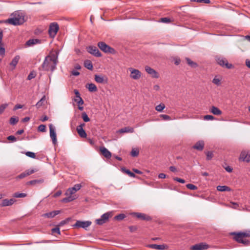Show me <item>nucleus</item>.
I'll list each match as a JSON object with an SVG mask.
<instances>
[{"mask_svg":"<svg viewBox=\"0 0 250 250\" xmlns=\"http://www.w3.org/2000/svg\"><path fill=\"white\" fill-rule=\"evenodd\" d=\"M77 198V196L76 195L73 194H69L68 195H67V197L65 198H64L62 201L64 203H68L71 202Z\"/></svg>","mask_w":250,"mask_h":250,"instance_id":"5701e85b","label":"nucleus"},{"mask_svg":"<svg viewBox=\"0 0 250 250\" xmlns=\"http://www.w3.org/2000/svg\"><path fill=\"white\" fill-rule=\"evenodd\" d=\"M191 1H195L198 3H203L208 4L210 2V0H190Z\"/></svg>","mask_w":250,"mask_h":250,"instance_id":"a18cd8bd","label":"nucleus"},{"mask_svg":"<svg viewBox=\"0 0 250 250\" xmlns=\"http://www.w3.org/2000/svg\"><path fill=\"white\" fill-rule=\"evenodd\" d=\"M49 130H50V136L52 139L53 144L54 145L56 144L57 143V135L55 132V127L53 126L52 124L49 125Z\"/></svg>","mask_w":250,"mask_h":250,"instance_id":"2eb2a0df","label":"nucleus"},{"mask_svg":"<svg viewBox=\"0 0 250 250\" xmlns=\"http://www.w3.org/2000/svg\"><path fill=\"white\" fill-rule=\"evenodd\" d=\"M44 182L43 179H40L38 180H33L26 182V185H36L37 184H41Z\"/></svg>","mask_w":250,"mask_h":250,"instance_id":"a878e982","label":"nucleus"},{"mask_svg":"<svg viewBox=\"0 0 250 250\" xmlns=\"http://www.w3.org/2000/svg\"><path fill=\"white\" fill-rule=\"evenodd\" d=\"M110 216V213L109 212H106L103 214L101 218L99 219H97L96 220V223L98 225H102L104 223H106Z\"/></svg>","mask_w":250,"mask_h":250,"instance_id":"1a4fd4ad","label":"nucleus"},{"mask_svg":"<svg viewBox=\"0 0 250 250\" xmlns=\"http://www.w3.org/2000/svg\"><path fill=\"white\" fill-rule=\"evenodd\" d=\"M169 170L172 172H176L177 171V168L174 166H170L169 167Z\"/></svg>","mask_w":250,"mask_h":250,"instance_id":"338daca9","label":"nucleus"},{"mask_svg":"<svg viewBox=\"0 0 250 250\" xmlns=\"http://www.w3.org/2000/svg\"><path fill=\"white\" fill-rule=\"evenodd\" d=\"M77 103L78 104V105H81L83 104L84 102L82 98H80L79 101H77Z\"/></svg>","mask_w":250,"mask_h":250,"instance_id":"69168bd1","label":"nucleus"},{"mask_svg":"<svg viewBox=\"0 0 250 250\" xmlns=\"http://www.w3.org/2000/svg\"><path fill=\"white\" fill-rule=\"evenodd\" d=\"M86 88H88V90L91 92H96L98 90L96 85L92 83H88L86 85Z\"/></svg>","mask_w":250,"mask_h":250,"instance_id":"c85d7f7f","label":"nucleus"},{"mask_svg":"<svg viewBox=\"0 0 250 250\" xmlns=\"http://www.w3.org/2000/svg\"><path fill=\"white\" fill-rule=\"evenodd\" d=\"M125 217V214L123 213L119 214L114 217V219L118 221H121L124 219Z\"/></svg>","mask_w":250,"mask_h":250,"instance_id":"e433bc0d","label":"nucleus"},{"mask_svg":"<svg viewBox=\"0 0 250 250\" xmlns=\"http://www.w3.org/2000/svg\"><path fill=\"white\" fill-rule=\"evenodd\" d=\"M186 187L191 190H196L197 189V187L191 184H188L186 185Z\"/></svg>","mask_w":250,"mask_h":250,"instance_id":"c03bdc74","label":"nucleus"},{"mask_svg":"<svg viewBox=\"0 0 250 250\" xmlns=\"http://www.w3.org/2000/svg\"><path fill=\"white\" fill-rule=\"evenodd\" d=\"M240 159L249 162L250 161V154H246L245 152H242L240 155Z\"/></svg>","mask_w":250,"mask_h":250,"instance_id":"cd10ccee","label":"nucleus"},{"mask_svg":"<svg viewBox=\"0 0 250 250\" xmlns=\"http://www.w3.org/2000/svg\"><path fill=\"white\" fill-rule=\"evenodd\" d=\"M160 21L164 23H169L171 21V20L169 18L167 17L162 18L160 20Z\"/></svg>","mask_w":250,"mask_h":250,"instance_id":"49530a36","label":"nucleus"},{"mask_svg":"<svg viewBox=\"0 0 250 250\" xmlns=\"http://www.w3.org/2000/svg\"><path fill=\"white\" fill-rule=\"evenodd\" d=\"M7 139L13 142H15L17 141V138L14 136L13 135L9 136L7 137Z\"/></svg>","mask_w":250,"mask_h":250,"instance_id":"13d9d810","label":"nucleus"},{"mask_svg":"<svg viewBox=\"0 0 250 250\" xmlns=\"http://www.w3.org/2000/svg\"><path fill=\"white\" fill-rule=\"evenodd\" d=\"M209 246L205 243H200L192 246L191 247V250H204L208 249Z\"/></svg>","mask_w":250,"mask_h":250,"instance_id":"ddd939ff","label":"nucleus"},{"mask_svg":"<svg viewBox=\"0 0 250 250\" xmlns=\"http://www.w3.org/2000/svg\"><path fill=\"white\" fill-rule=\"evenodd\" d=\"M160 117L165 121H169L171 120V118L169 116L165 114L160 115Z\"/></svg>","mask_w":250,"mask_h":250,"instance_id":"8fccbe9b","label":"nucleus"},{"mask_svg":"<svg viewBox=\"0 0 250 250\" xmlns=\"http://www.w3.org/2000/svg\"><path fill=\"white\" fill-rule=\"evenodd\" d=\"M148 247L150 248L159 250H164L167 247L165 245H157V244H150L148 246Z\"/></svg>","mask_w":250,"mask_h":250,"instance_id":"4be33fe9","label":"nucleus"},{"mask_svg":"<svg viewBox=\"0 0 250 250\" xmlns=\"http://www.w3.org/2000/svg\"><path fill=\"white\" fill-rule=\"evenodd\" d=\"M22 107H23V106L22 105L17 104L15 106V107L14 108V110H16L17 109L21 108H22Z\"/></svg>","mask_w":250,"mask_h":250,"instance_id":"e2e57ef3","label":"nucleus"},{"mask_svg":"<svg viewBox=\"0 0 250 250\" xmlns=\"http://www.w3.org/2000/svg\"><path fill=\"white\" fill-rule=\"evenodd\" d=\"M82 117L85 122H88L90 121L89 118L88 117L86 113L84 112L82 113Z\"/></svg>","mask_w":250,"mask_h":250,"instance_id":"79ce46f5","label":"nucleus"},{"mask_svg":"<svg viewBox=\"0 0 250 250\" xmlns=\"http://www.w3.org/2000/svg\"><path fill=\"white\" fill-rule=\"evenodd\" d=\"M134 129L132 127H125L122 128L119 130L117 131V132L120 133H133L134 132Z\"/></svg>","mask_w":250,"mask_h":250,"instance_id":"393cba45","label":"nucleus"},{"mask_svg":"<svg viewBox=\"0 0 250 250\" xmlns=\"http://www.w3.org/2000/svg\"><path fill=\"white\" fill-rule=\"evenodd\" d=\"M133 216L137 217L142 220L150 221L151 220L150 216L143 213L133 212L132 213Z\"/></svg>","mask_w":250,"mask_h":250,"instance_id":"9b49d317","label":"nucleus"},{"mask_svg":"<svg viewBox=\"0 0 250 250\" xmlns=\"http://www.w3.org/2000/svg\"><path fill=\"white\" fill-rule=\"evenodd\" d=\"M15 200L14 199H4L2 201L1 206L5 207L11 206L14 204Z\"/></svg>","mask_w":250,"mask_h":250,"instance_id":"b1692460","label":"nucleus"},{"mask_svg":"<svg viewBox=\"0 0 250 250\" xmlns=\"http://www.w3.org/2000/svg\"><path fill=\"white\" fill-rule=\"evenodd\" d=\"M139 151L138 149L133 148L131 151V155L132 157H137L139 155Z\"/></svg>","mask_w":250,"mask_h":250,"instance_id":"37998d69","label":"nucleus"},{"mask_svg":"<svg viewBox=\"0 0 250 250\" xmlns=\"http://www.w3.org/2000/svg\"><path fill=\"white\" fill-rule=\"evenodd\" d=\"M19 121V118L16 117H12L10 118L9 123L11 125H14L16 124Z\"/></svg>","mask_w":250,"mask_h":250,"instance_id":"c9c22d12","label":"nucleus"},{"mask_svg":"<svg viewBox=\"0 0 250 250\" xmlns=\"http://www.w3.org/2000/svg\"><path fill=\"white\" fill-rule=\"evenodd\" d=\"M82 188V185L80 184H76L72 188H69L66 193L65 194L66 195H68L69 194H74L77 191L80 190Z\"/></svg>","mask_w":250,"mask_h":250,"instance_id":"4468645a","label":"nucleus"},{"mask_svg":"<svg viewBox=\"0 0 250 250\" xmlns=\"http://www.w3.org/2000/svg\"><path fill=\"white\" fill-rule=\"evenodd\" d=\"M207 159L208 160H210L213 157V154L211 151H208L206 153Z\"/></svg>","mask_w":250,"mask_h":250,"instance_id":"09e8293b","label":"nucleus"},{"mask_svg":"<svg viewBox=\"0 0 250 250\" xmlns=\"http://www.w3.org/2000/svg\"><path fill=\"white\" fill-rule=\"evenodd\" d=\"M204 118L206 120H213L214 119V117L210 115H206L204 116Z\"/></svg>","mask_w":250,"mask_h":250,"instance_id":"5fc2aeb1","label":"nucleus"},{"mask_svg":"<svg viewBox=\"0 0 250 250\" xmlns=\"http://www.w3.org/2000/svg\"><path fill=\"white\" fill-rule=\"evenodd\" d=\"M158 177H159V178H160V179H164L166 177V175L163 173H160L158 175Z\"/></svg>","mask_w":250,"mask_h":250,"instance_id":"774afa93","label":"nucleus"},{"mask_svg":"<svg viewBox=\"0 0 250 250\" xmlns=\"http://www.w3.org/2000/svg\"><path fill=\"white\" fill-rule=\"evenodd\" d=\"M5 53V49L3 47V45H0V54L3 56Z\"/></svg>","mask_w":250,"mask_h":250,"instance_id":"052dcab7","label":"nucleus"},{"mask_svg":"<svg viewBox=\"0 0 250 250\" xmlns=\"http://www.w3.org/2000/svg\"><path fill=\"white\" fill-rule=\"evenodd\" d=\"M230 204L232 205V206H230V207L233 208L237 209L239 207V205L237 203L230 202Z\"/></svg>","mask_w":250,"mask_h":250,"instance_id":"bf43d9fd","label":"nucleus"},{"mask_svg":"<svg viewBox=\"0 0 250 250\" xmlns=\"http://www.w3.org/2000/svg\"><path fill=\"white\" fill-rule=\"evenodd\" d=\"M60 213V210H54L49 212L44 213L42 215V216L45 218H53L56 215L59 214Z\"/></svg>","mask_w":250,"mask_h":250,"instance_id":"aec40b11","label":"nucleus"},{"mask_svg":"<svg viewBox=\"0 0 250 250\" xmlns=\"http://www.w3.org/2000/svg\"><path fill=\"white\" fill-rule=\"evenodd\" d=\"M173 180L175 181H177V182H178L179 183H185V180L183 179H181V178H178V177H174L173 178Z\"/></svg>","mask_w":250,"mask_h":250,"instance_id":"6e6d98bb","label":"nucleus"},{"mask_svg":"<svg viewBox=\"0 0 250 250\" xmlns=\"http://www.w3.org/2000/svg\"><path fill=\"white\" fill-rule=\"evenodd\" d=\"M58 63V57L55 55H48L42 65L43 70L53 72L56 68Z\"/></svg>","mask_w":250,"mask_h":250,"instance_id":"f03ea898","label":"nucleus"},{"mask_svg":"<svg viewBox=\"0 0 250 250\" xmlns=\"http://www.w3.org/2000/svg\"><path fill=\"white\" fill-rule=\"evenodd\" d=\"M218 63L222 66H225L227 68H230L232 67V64L228 63L227 60L224 58H218L217 59Z\"/></svg>","mask_w":250,"mask_h":250,"instance_id":"f8f14e48","label":"nucleus"},{"mask_svg":"<svg viewBox=\"0 0 250 250\" xmlns=\"http://www.w3.org/2000/svg\"><path fill=\"white\" fill-rule=\"evenodd\" d=\"M84 125H85V124L84 123H83L77 127V130L78 133L79 134L80 136L82 138H85L87 136V134H86L85 131L83 129V127Z\"/></svg>","mask_w":250,"mask_h":250,"instance_id":"dca6fc26","label":"nucleus"},{"mask_svg":"<svg viewBox=\"0 0 250 250\" xmlns=\"http://www.w3.org/2000/svg\"><path fill=\"white\" fill-rule=\"evenodd\" d=\"M224 168L225 170L228 172H231L232 171V168L229 166H227Z\"/></svg>","mask_w":250,"mask_h":250,"instance_id":"0e129e2a","label":"nucleus"},{"mask_svg":"<svg viewBox=\"0 0 250 250\" xmlns=\"http://www.w3.org/2000/svg\"><path fill=\"white\" fill-rule=\"evenodd\" d=\"M36 73L34 72H31L28 76L27 79L30 80L36 77Z\"/></svg>","mask_w":250,"mask_h":250,"instance_id":"603ef678","label":"nucleus"},{"mask_svg":"<svg viewBox=\"0 0 250 250\" xmlns=\"http://www.w3.org/2000/svg\"><path fill=\"white\" fill-rule=\"evenodd\" d=\"M95 81L99 83H105L107 82V78L103 75H95Z\"/></svg>","mask_w":250,"mask_h":250,"instance_id":"f3484780","label":"nucleus"},{"mask_svg":"<svg viewBox=\"0 0 250 250\" xmlns=\"http://www.w3.org/2000/svg\"><path fill=\"white\" fill-rule=\"evenodd\" d=\"M59 29V25L56 22L51 23L49 26L48 33L51 38H54Z\"/></svg>","mask_w":250,"mask_h":250,"instance_id":"39448f33","label":"nucleus"},{"mask_svg":"<svg viewBox=\"0 0 250 250\" xmlns=\"http://www.w3.org/2000/svg\"><path fill=\"white\" fill-rule=\"evenodd\" d=\"M230 234L233 236V239L237 243L242 244L244 246H248L250 245V240L247 239V238L250 237V229L243 231L232 232Z\"/></svg>","mask_w":250,"mask_h":250,"instance_id":"f257e3e1","label":"nucleus"},{"mask_svg":"<svg viewBox=\"0 0 250 250\" xmlns=\"http://www.w3.org/2000/svg\"><path fill=\"white\" fill-rule=\"evenodd\" d=\"M45 100V96H43L42 98V99L36 104V106L37 108L40 107L42 106L43 102H44Z\"/></svg>","mask_w":250,"mask_h":250,"instance_id":"a19ab883","label":"nucleus"},{"mask_svg":"<svg viewBox=\"0 0 250 250\" xmlns=\"http://www.w3.org/2000/svg\"><path fill=\"white\" fill-rule=\"evenodd\" d=\"M122 170L125 172L127 173L131 177H133L134 178V177H135V174L134 173L131 172L129 170L126 169L125 168H122Z\"/></svg>","mask_w":250,"mask_h":250,"instance_id":"ea45409f","label":"nucleus"},{"mask_svg":"<svg viewBox=\"0 0 250 250\" xmlns=\"http://www.w3.org/2000/svg\"><path fill=\"white\" fill-rule=\"evenodd\" d=\"M7 105V104H2L0 105V113H1L4 110Z\"/></svg>","mask_w":250,"mask_h":250,"instance_id":"864d4df0","label":"nucleus"},{"mask_svg":"<svg viewBox=\"0 0 250 250\" xmlns=\"http://www.w3.org/2000/svg\"><path fill=\"white\" fill-rule=\"evenodd\" d=\"M100 150L102 154L107 159H109L111 157V153L105 147H101Z\"/></svg>","mask_w":250,"mask_h":250,"instance_id":"a211bd4d","label":"nucleus"},{"mask_svg":"<svg viewBox=\"0 0 250 250\" xmlns=\"http://www.w3.org/2000/svg\"><path fill=\"white\" fill-rule=\"evenodd\" d=\"M129 71L130 72V77L133 80H138L141 77V72L138 69L133 68H129Z\"/></svg>","mask_w":250,"mask_h":250,"instance_id":"423d86ee","label":"nucleus"},{"mask_svg":"<svg viewBox=\"0 0 250 250\" xmlns=\"http://www.w3.org/2000/svg\"><path fill=\"white\" fill-rule=\"evenodd\" d=\"M25 154L27 156L32 158H35L36 157L35 154L33 152L28 151L25 153Z\"/></svg>","mask_w":250,"mask_h":250,"instance_id":"3c124183","label":"nucleus"},{"mask_svg":"<svg viewBox=\"0 0 250 250\" xmlns=\"http://www.w3.org/2000/svg\"><path fill=\"white\" fill-rule=\"evenodd\" d=\"M38 131L44 132L46 130V126L44 125H41L38 126Z\"/></svg>","mask_w":250,"mask_h":250,"instance_id":"de8ad7c7","label":"nucleus"},{"mask_svg":"<svg viewBox=\"0 0 250 250\" xmlns=\"http://www.w3.org/2000/svg\"><path fill=\"white\" fill-rule=\"evenodd\" d=\"M98 46L103 52L106 53H111L114 54L115 53V50L114 48L111 47L108 45L103 42H100L98 43Z\"/></svg>","mask_w":250,"mask_h":250,"instance_id":"20e7f679","label":"nucleus"},{"mask_svg":"<svg viewBox=\"0 0 250 250\" xmlns=\"http://www.w3.org/2000/svg\"><path fill=\"white\" fill-rule=\"evenodd\" d=\"M84 67L87 69L92 70L93 68V64L92 62L90 60H86L84 62Z\"/></svg>","mask_w":250,"mask_h":250,"instance_id":"2f4dec72","label":"nucleus"},{"mask_svg":"<svg viewBox=\"0 0 250 250\" xmlns=\"http://www.w3.org/2000/svg\"><path fill=\"white\" fill-rule=\"evenodd\" d=\"M210 112L214 115H220L222 114V111L217 107L212 106L210 110Z\"/></svg>","mask_w":250,"mask_h":250,"instance_id":"bb28decb","label":"nucleus"},{"mask_svg":"<svg viewBox=\"0 0 250 250\" xmlns=\"http://www.w3.org/2000/svg\"><path fill=\"white\" fill-rule=\"evenodd\" d=\"M13 196L15 198H23L26 196V194L23 193L16 192L14 194Z\"/></svg>","mask_w":250,"mask_h":250,"instance_id":"4c0bfd02","label":"nucleus"},{"mask_svg":"<svg viewBox=\"0 0 250 250\" xmlns=\"http://www.w3.org/2000/svg\"><path fill=\"white\" fill-rule=\"evenodd\" d=\"M87 51L88 53L96 57H100L102 56L101 53L96 46H89L87 47Z\"/></svg>","mask_w":250,"mask_h":250,"instance_id":"0eeeda50","label":"nucleus"},{"mask_svg":"<svg viewBox=\"0 0 250 250\" xmlns=\"http://www.w3.org/2000/svg\"><path fill=\"white\" fill-rule=\"evenodd\" d=\"M52 232L53 233H57L60 234V229L58 227H56L52 229Z\"/></svg>","mask_w":250,"mask_h":250,"instance_id":"4d7b16f0","label":"nucleus"},{"mask_svg":"<svg viewBox=\"0 0 250 250\" xmlns=\"http://www.w3.org/2000/svg\"><path fill=\"white\" fill-rule=\"evenodd\" d=\"M25 21V16L23 14L19 11H16L11 14V18L5 21V23L16 26L21 25Z\"/></svg>","mask_w":250,"mask_h":250,"instance_id":"7ed1b4c3","label":"nucleus"},{"mask_svg":"<svg viewBox=\"0 0 250 250\" xmlns=\"http://www.w3.org/2000/svg\"><path fill=\"white\" fill-rule=\"evenodd\" d=\"M212 83L217 86H219L221 84V80L219 78H217V76H215L212 80Z\"/></svg>","mask_w":250,"mask_h":250,"instance_id":"58836bf2","label":"nucleus"},{"mask_svg":"<svg viewBox=\"0 0 250 250\" xmlns=\"http://www.w3.org/2000/svg\"><path fill=\"white\" fill-rule=\"evenodd\" d=\"M166 107L165 105L163 103H161L155 107V110L158 112H162Z\"/></svg>","mask_w":250,"mask_h":250,"instance_id":"f704fd0d","label":"nucleus"},{"mask_svg":"<svg viewBox=\"0 0 250 250\" xmlns=\"http://www.w3.org/2000/svg\"><path fill=\"white\" fill-rule=\"evenodd\" d=\"M20 57L19 55L16 56L10 62V65L13 66V68H15L16 65L17 64Z\"/></svg>","mask_w":250,"mask_h":250,"instance_id":"c756f323","label":"nucleus"},{"mask_svg":"<svg viewBox=\"0 0 250 250\" xmlns=\"http://www.w3.org/2000/svg\"><path fill=\"white\" fill-rule=\"evenodd\" d=\"M217 190L219 191H230L231 189L226 186H218L217 187Z\"/></svg>","mask_w":250,"mask_h":250,"instance_id":"473e14b6","label":"nucleus"},{"mask_svg":"<svg viewBox=\"0 0 250 250\" xmlns=\"http://www.w3.org/2000/svg\"><path fill=\"white\" fill-rule=\"evenodd\" d=\"M186 60L188 64L191 67L196 68L198 66L197 63L193 62L190 59L187 58H186Z\"/></svg>","mask_w":250,"mask_h":250,"instance_id":"72a5a7b5","label":"nucleus"},{"mask_svg":"<svg viewBox=\"0 0 250 250\" xmlns=\"http://www.w3.org/2000/svg\"><path fill=\"white\" fill-rule=\"evenodd\" d=\"M74 92V93H75V94L76 95L75 97L79 98H81V96H80V93H79V91L78 90L75 89Z\"/></svg>","mask_w":250,"mask_h":250,"instance_id":"680f3d73","label":"nucleus"},{"mask_svg":"<svg viewBox=\"0 0 250 250\" xmlns=\"http://www.w3.org/2000/svg\"><path fill=\"white\" fill-rule=\"evenodd\" d=\"M145 70L148 74L151 75L152 77L155 78H158V75L157 72L150 67L146 66L145 67Z\"/></svg>","mask_w":250,"mask_h":250,"instance_id":"6ab92c4d","label":"nucleus"},{"mask_svg":"<svg viewBox=\"0 0 250 250\" xmlns=\"http://www.w3.org/2000/svg\"><path fill=\"white\" fill-rule=\"evenodd\" d=\"M204 147V142L203 141H198L193 146V148L198 150L201 151Z\"/></svg>","mask_w":250,"mask_h":250,"instance_id":"412c9836","label":"nucleus"},{"mask_svg":"<svg viewBox=\"0 0 250 250\" xmlns=\"http://www.w3.org/2000/svg\"><path fill=\"white\" fill-rule=\"evenodd\" d=\"M91 224V222L89 221H77L76 223L73 225L75 228H82L86 229Z\"/></svg>","mask_w":250,"mask_h":250,"instance_id":"9d476101","label":"nucleus"},{"mask_svg":"<svg viewBox=\"0 0 250 250\" xmlns=\"http://www.w3.org/2000/svg\"><path fill=\"white\" fill-rule=\"evenodd\" d=\"M39 42H40L39 40L32 39L27 41L26 42V45L27 46H30Z\"/></svg>","mask_w":250,"mask_h":250,"instance_id":"7c9ffc66","label":"nucleus"},{"mask_svg":"<svg viewBox=\"0 0 250 250\" xmlns=\"http://www.w3.org/2000/svg\"><path fill=\"white\" fill-rule=\"evenodd\" d=\"M37 171H38L37 169H27V170H25V171L22 172L19 175H18L16 177V179L18 180L20 179H23V178H25V177L29 176L32 174L35 173V172H36Z\"/></svg>","mask_w":250,"mask_h":250,"instance_id":"6e6552de","label":"nucleus"}]
</instances>
